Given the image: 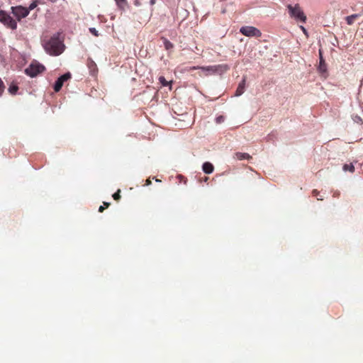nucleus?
<instances>
[{
  "mask_svg": "<svg viewBox=\"0 0 363 363\" xmlns=\"http://www.w3.org/2000/svg\"><path fill=\"white\" fill-rule=\"evenodd\" d=\"M104 205L105 206V208H108L110 206V203L104 202Z\"/></svg>",
  "mask_w": 363,
  "mask_h": 363,
  "instance_id": "30",
  "label": "nucleus"
},
{
  "mask_svg": "<svg viewBox=\"0 0 363 363\" xmlns=\"http://www.w3.org/2000/svg\"><path fill=\"white\" fill-rule=\"evenodd\" d=\"M156 2V0H150V4L151 6H153ZM147 0H135L134 1V4L136 6H140L142 5H143L144 4H147Z\"/></svg>",
  "mask_w": 363,
  "mask_h": 363,
  "instance_id": "14",
  "label": "nucleus"
},
{
  "mask_svg": "<svg viewBox=\"0 0 363 363\" xmlns=\"http://www.w3.org/2000/svg\"><path fill=\"white\" fill-rule=\"evenodd\" d=\"M233 158L238 160H250L252 157L247 153L235 152Z\"/></svg>",
  "mask_w": 363,
  "mask_h": 363,
  "instance_id": "12",
  "label": "nucleus"
},
{
  "mask_svg": "<svg viewBox=\"0 0 363 363\" xmlns=\"http://www.w3.org/2000/svg\"><path fill=\"white\" fill-rule=\"evenodd\" d=\"M104 209H105V207H104V206H101L99 207V211L100 213H102V212L104 211Z\"/></svg>",
  "mask_w": 363,
  "mask_h": 363,
  "instance_id": "28",
  "label": "nucleus"
},
{
  "mask_svg": "<svg viewBox=\"0 0 363 363\" xmlns=\"http://www.w3.org/2000/svg\"><path fill=\"white\" fill-rule=\"evenodd\" d=\"M301 28L303 31L304 33H306V30L303 26H301Z\"/></svg>",
  "mask_w": 363,
  "mask_h": 363,
  "instance_id": "31",
  "label": "nucleus"
},
{
  "mask_svg": "<svg viewBox=\"0 0 363 363\" xmlns=\"http://www.w3.org/2000/svg\"><path fill=\"white\" fill-rule=\"evenodd\" d=\"M42 44L45 52L50 55H60L65 50L63 41L60 39V33L55 34L47 40L44 39Z\"/></svg>",
  "mask_w": 363,
  "mask_h": 363,
  "instance_id": "1",
  "label": "nucleus"
},
{
  "mask_svg": "<svg viewBox=\"0 0 363 363\" xmlns=\"http://www.w3.org/2000/svg\"><path fill=\"white\" fill-rule=\"evenodd\" d=\"M198 67H194L193 69H196ZM203 71H206L209 74H219L221 75L230 69V66L227 64H220L207 67H199Z\"/></svg>",
  "mask_w": 363,
  "mask_h": 363,
  "instance_id": "3",
  "label": "nucleus"
},
{
  "mask_svg": "<svg viewBox=\"0 0 363 363\" xmlns=\"http://www.w3.org/2000/svg\"><path fill=\"white\" fill-rule=\"evenodd\" d=\"M11 10L13 15L18 21L28 16L29 14V9H27L26 7H23L22 6H12Z\"/></svg>",
  "mask_w": 363,
  "mask_h": 363,
  "instance_id": "5",
  "label": "nucleus"
},
{
  "mask_svg": "<svg viewBox=\"0 0 363 363\" xmlns=\"http://www.w3.org/2000/svg\"><path fill=\"white\" fill-rule=\"evenodd\" d=\"M319 55H320V63H319V66H318V69L319 72L324 73V72H326V71H327L326 64H325V60H323V57L322 56L321 51L319 52Z\"/></svg>",
  "mask_w": 363,
  "mask_h": 363,
  "instance_id": "11",
  "label": "nucleus"
},
{
  "mask_svg": "<svg viewBox=\"0 0 363 363\" xmlns=\"http://www.w3.org/2000/svg\"><path fill=\"white\" fill-rule=\"evenodd\" d=\"M0 22L11 30L17 28V21L5 11L0 10Z\"/></svg>",
  "mask_w": 363,
  "mask_h": 363,
  "instance_id": "4",
  "label": "nucleus"
},
{
  "mask_svg": "<svg viewBox=\"0 0 363 363\" xmlns=\"http://www.w3.org/2000/svg\"><path fill=\"white\" fill-rule=\"evenodd\" d=\"M70 78H71V74L69 72H67V73L64 74L63 75L60 76L59 77V79H60L62 81V82L64 84L65 82L67 81Z\"/></svg>",
  "mask_w": 363,
  "mask_h": 363,
  "instance_id": "21",
  "label": "nucleus"
},
{
  "mask_svg": "<svg viewBox=\"0 0 363 363\" xmlns=\"http://www.w3.org/2000/svg\"><path fill=\"white\" fill-rule=\"evenodd\" d=\"M240 32L247 37L259 38L262 35L261 31L253 26H242L240 28Z\"/></svg>",
  "mask_w": 363,
  "mask_h": 363,
  "instance_id": "6",
  "label": "nucleus"
},
{
  "mask_svg": "<svg viewBox=\"0 0 363 363\" xmlns=\"http://www.w3.org/2000/svg\"><path fill=\"white\" fill-rule=\"evenodd\" d=\"M120 193H121V190L118 189L116 193H114L113 194V198L114 200L118 201L121 199Z\"/></svg>",
  "mask_w": 363,
  "mask_h": 363,
  "instance_id": "23",
  "label": "nucleus"
},
{
  "mask_svg": "<svg viewBox=\"0 0 363 363\" xmlns=\"http://www.w3.org/2000/svg\"><path fill=\"white\" fill-rule=\"evenodd\" d=\"M245 82H246V78L244 77L237 87L236 91H235L236 96H239L244 93L245 89Z\"/></svg>",
  "mask_w": 363,
  "mask_h": 363,
  "instance_id": "9",
  "label": "nucleus"
},
{
  "mask_svg": "<svg viewBox=\"0 0 363 363\" xmlns=\"http://www.w3.org/2000/svg\"><path fill=\"white\" fill-rule=\"evenodd\" d=\"M289 16L296 21H299L302 23H305L306 21V16L303 13L302 9L298 4L295 5L289 4L287 5Z\"/></svg>",
  "mask_w": 363,
  "mask_h": 363,
  "instance_id": "2",
  "label": "nucleus"
},
{
  "mask_svg": "<svg viewBox=\"0 0 363 363\" xmlns=\"http://www.w3.org/2000/svg\"><path fill=\"white\" fill-rule=\"evenodd\" d=\"M362 14L360 13H355L350 16H348L345 18L346 22L348 25H352L354 22Z\"/></svg>",
  "mask_w": 363,
  "mask_h": 363,
  "instance_id": "13",
  "label": "nucleus"
},
{
  "mask_svg": "<svg viewBox=\"0 0 363 363\" xmlns=\"http://www.w3.org/2000/svg\"><path fill=\"white\" fill-rule=\"evenodd\" d=\"M18 90V87L16 84H11L8 89L9 92L12 95L16 94Z\"/></svg>",
  "mask_w": 363,
  "mask_h": 363,
  "instance_id": "18",
  "label": "nucleus"
},
{
  "mask_svg": "<svg viewBox=\"0 0 363 363\" xmlns=\"http://www.w3.org/2000/svg\"><path fill=\"white\" fill-rule=\"evenodd\" d=\"M116 2L117 6L119 7L120 9L124 10L126 5H127V1L126 0H115Z\"/></svg>",
  "mask_w": 363,
  "mask_h": 363,
  "instance_id": "16",
  "label": "nucleus"
},
{
  "mask_svg": "<svg viewBox=\"0 0 363 363\" xmlns=\"http://www.w3.org/2000/svg\"><path fill=\"white\" fill-rule=\"evenodd\" d=\"M318 200H320V201H322V200H323V198H318Z\"/></svg>",
  "mask_w": 363,
  "mask_h": 363,
  "instance_id": "32",
  "label": "nucleus"
},
{
  "mask_svg": "<svg viewBox=\"0 0 363 363\" xmlns=\"http://www.w3.org/2000/svg\"><path fill=\"white\" fill-rule=\"evenodd\" d=\"M202 169L206 174H211L214 170V167L211 162H206L203 164Z\"/></svg>",
  "mask_w": 363,
  "mask_h": 363,
  "instance_id": "10",
  "label": "nucleus"
},
{
  "mask_svg": "<svg viewBox=\"0 0 363 363\" xmlns=\"http://www.w3.org/2000/svg\"><path fill=\"white\" fill-rule=\"evenodd\" d=\"M224 120H225V118L223 116H220L217 117L216 119L217 123H223L224 121Z\"/></svg>",
  "mask_w": 363,
  "mask_h": 363,
  "instance_id": "25",
  "label": "nucleus"
},
{
  "mask_svg": "<svg viewBox=\"0 0 363 363\" xmlns=\"http://www.w3.org/2000/svg\"><path fill=\"white\" fill-rule=\"evenodd\" d=\"M163 41H164V46L166 50H169V49L173 48L174 45L169 40L163 38Z\"/></svg>",
  "mask_w": 363,
  "mask_h": 363,
  "instance_id": "20",
  "label": "nucleus"
},
{
  "mask_svg": "<svg viewBox=\"0 0 363 363\" xmlns=\"http://www.w3.org/2000/svg\"><path fill=\"white\" fill-rule=\"evenodd\" d=\"M207 180H208V177H205L204 181H207Z\"/></svg>",
  "mask_w": 363,
  "mask_h": 363,
  "instance_id": "33",
  "label": "nucleus"
},
{
  "mask_svg": "<svg viewBox=\"0 0 363 363\" xmlns=\"http://www.w3.org/2000/svg\"><path fill=\"white\" fill-rule=\"evenodd\" d=\"M45 70V67L40 64H31L26 69L25 72L27 75L34 77Z\"/></svg>",
  "mask_w": 363,
  "mask_h": 363,
  "instance_id": "7",
  "label": "nucleus"
},
{
  "mask_svg": "<svg viewBox=\"0 0 363 363\" xmlns=\"http://www.w3.org/2000/svg\"><path fill=\"white\" fill-rule=\"evenodd\" d=\"M38 6V1L35 0V1H33L30 5L27 8V9H29V12L31 11V10H33L36 6Z\"/></svg>",
  "mask_w": 363,
  "mask_h": 363,
  "instance_id": "22",
  "label": "nucleus"
},
{
  "mask_svg": "<svg viewBox=\"0 0 363 363\" xmlns=\"http://www.w3.org/2000/svg\"><path fill=\"white\" fill-rule=\"evenodd\" d=\"M89 31L94 35V36H99L98 31L94 28H89Z\"/></svg>",
  "mask_w": 363,
  "mask_h": 363,
  "instance_id": "26",
  "label": "nucleus"
},
{
  "mask_svg": "<svg viewBox=\"0 0 363 363\" xmlns=\"http://www.w3.org/2000/svg\"><path fill=\"white\" fill-rule=\"evenodd\" d=\"M159 82L163 86H169V89H172V82H168L165 79L164 77L160 76L159 77Z\"/></svg>",
  "mask_w": 363,
  "mask_h": 363,
  "instance_id": "15",
  "label": "nucleus"
},
{
  "mask_svg": "<svg viewBox=\"0 0 363 363\" xmlns=\"http://www.w3.org/2000/svg\"><path fill=\"white\" fill-rule=\"evenodd\" d=\"M150 184H151V181H150V179H146V181H145V185L148 186V185H150Z\"/></svg>",
  "mask_w": 363,
  "mask_h": 363,
  "instance_id": "29",
  "label": "nucleus"
},
{
  "mask_svg": "<svg viewBox=\"0 0 363 363\" xmlns=\"http://www.w3.org/2000/svg\"><path fill=\"white\" fill-rule=\"evenodd\" d=\"M63 85V83L62 82V81L60 79H59V78L57 79V81L55 82V85H54V90L55 92H58L60 91V90L61 89L62 86Z\"/></svg>",
  "mask_w": 363,
  "mask_h": 363,
  "instance_id": "17",
  "label": "nucleus"
},
{
  "mask_svg": "<svg viewBox=\"0 0 363 363\" xmlns=\"http://www.w3.org/2000/svg\"><path fill=\"white\" fill-rule=\"evenodd\" d=\"M5 89L3 81L0 79V96L2 94Z\"/></svg>",
  "mask_w": 363,
  "mask_h": 363,
  "instance_id": "24",
  "label": "nucleus"
},
{
  "mask_svg": "<svg viewBox=\"0 0 363 363\" xmlns=\"http://www.w3.org/2000/svg\"><path fill=\"white\" fill-rule=\"evenodd\" d=\"M86 66L89 69V73L92 76H96L98 73V67L95 62L91 58H88Z\"/></svg>",
  "mask_w": 363,
  "mask_h": 363,
  "instance_id": "8",
  "label": "nucleus"
},
{
  "mask_svg": "<svg viewBox=\"0 0 363 363\" xmlns=\"http://www.w3.org/2000/svg\"><path fill=\"white\" fill-rule=\"evenodd\" d=\"M312 194L313 196H318L319 195V191L316 189H314L313 191H312Z\"/></svg>",
  "mask_w": 363,
  "mask_h": 363,
  "instance_id": "27",
  "label": "nucleus"
},
{
  "mask_svg": "<svg viewBox=\"0 0 363 363\" xmlns=\"http://www.w3.org/2000/svg\"><path fill=\"white\" fill-rule=\"evenodd\" d=\"M343 170L347 172V171H349L350 172H354V165L350 163V164H344L343 166Z\"/></svg>",
  "mask_w": 363,
  "mask_h": 363,
  "instance_id": "19",
  "label": "nucleus"
}]
</instances>
